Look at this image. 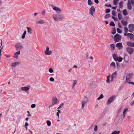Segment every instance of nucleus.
Here are the masks:
<instances>
[{"label": "nucleus", "instance_id": "nucleus-1", "mask_svg": "<svg viewBox=\"0 0 134 134\" xmlns=\"http://www.w3.org/2000/svg\"><path fill=\"white\" fill-rule=\"evenodd\" d=\"M53 17L55 21H61L63 18V16L62 15H59L57 14H55L53 15Z\"/></svg>", "mask_w": 134, "mask_h": 134}, {"label": "nucleus", "instance_id": "nucleus-2", "mask_svg": "<svg viewBox=\"0 0 134 134\" xmlns=\"http://www.w3.org/2000/svg\"><path fill=\"white\" fill-rule=\"evenodd\" d=\"M88 102L87 98L85 96L81 101V108L83 109Z\"/></svg>", "mask_w": 134, "mask_h": 134}, {"label": "nucleus", "instance_id": "nucleus-3", "mask_svg": "<svg viewBox=\"0 0 134 134\" xmlns=\"http://www.w3.org/2000/svg\"><path fill=\"white\" fill-rule=\"evenodd\" d=\"M121 39V36L118 34L114 36V40L115 42L119 41Z\"/></svg>", "mask_w": 134, "mask_h": 134}, {"label": "nucleus", "instance_id": "nucleus-4", "mask_svg": "<svg viewBox=\"0 0 134 134\" xmlns=\"http://www.w3.org/2000/svg\"><path fill=\"white\" fill-rule=\"evenodd\" d=\"M133 5L134 4V0H128L127 4V7L128 9L129 10H131L132 9L131 4Z\"/></svg>", "mask_w": 134, "mask_h": 134}, {"label": "nucleus", "instance_id": "nucleus-5", "mask_svg": "<svg viewBox=\"0 0 134 134\" xmlns=\"http://www.w3.org/2000/svg\"><path fill=\"white\" fill-rule=\"evenodd\" d=\"M15 47L16 51H18V49H22L23 48V46L21 43H18L15 44Z\"/></svg>", "mask_w": 134, "mask_h": 134}, {"label": "nucleus", "instance_id": "nucleus-6", "mask_svg": "<svg viewBox=\"0 0 134 134\" xmlns=\"http://www.w3.org/2000/svg\"><path fill=\"white\" fill-rule=\"evenodd\" d=\"M126 51L130 55L134 51L133 48L129 47H127L126 48Z\"/></svg>", "mask_w": 134, "mask_h": 134}, {"label": "nucleus", "instance_id": "nucleus-7", "mask_svg": "<svg viewBox=\"0 0 134 134\" xmlns=\"http://www.w3.org/2000/svg\"><path fill=\"white\" fill-rule=\"evenodd\" d=\"M115 97V96H112L110 97L108 100L107 104L108 105H109L110 104L114 101Z\"/></svg>", "mask_w": 134, "mask_h": 134}, {"label": "nucleus", "instance_id": "nucleus-8", "mask_svg": "<svg viewBox=\"0 0 134 134\" xmlns=\"http://www.w3.org/2000/svg\"><path fill=\"white\" fill-rule=\"evenodd\" d=\"M90 14L92 16H93V14L95 12V8L94 6H92L90 9Z\"/></svg>", "mask_w": 134, "mask_h": 134}, {"label": "nucleus", "instance_id": "nucleus-9", "mask_svg": "<svg viewBox=\"0 0 134 134\" xmlns=\"http://www.w3.org/2000/svg\"><path fill=\"white\" fill-rule=\"evenodd\" d=\"M127 36L129 37L131 41L134 40V35L132 33H129L127 34Z\"/></svg>", "mask_w": 134, "mask_h": 134}, {"label": "nucleus", "instance_id": "nucleus-10", "mask_svg": "<svg viewBox=\"0 0 134 134\" xmlns=\"http://www.w3.org/2000/svg\"><path fill=\"white\" fill-rule=\"evenodd\" d=\"M133 74L132 73H129L126 76V81L130 80L132 78Z\"/></svg>", "mask_w": 134, "mask_h": 134}, {"label": "nucleus", "instance_id": "nucleus-11", "mask_svg": "<svg viewBox=\"0 0 134 134\" xmlns=\"http://www.w3.org/2000/svg\"><path fill=\"white\" fill-rule=\"evenodd\" d=\"M116 46L119 49H121L123 47L122 43L120 42L117 43L116 45Z\"/></svg>", "mask_w": 134, "mask_h": 134}, {"label": "nucleus", "instance_id": "nucleus-12", "mask_svg": "<svg viewBox=\"0 0 134 134\" xmlns=\"http://www.w3.org/2000/svg\"><path fill=\"white\" fill-rule=\"evenodd\" d=\"M53 9L57 13H60L61 12V10L58 7H54L53 8Z\"/></svg>", "mask_w": 134, "mask_h": 134}, {"label": "nucleus", "instance_id": "nucleus-13", "mask_svg": "<svg viewBox=\"0 0 134 134\" xmlns=\"http://www.w3.org/2000/svg\"><path fill=\"white\" fill-rule=\"evenodd\" d=\"M129 28L130 30L131 31H134V24H130L129 25Z\"/></svg>", "mask_w": 134, "mask_h": 134}, {"label": "nucleus", "instance_id": "nucleus-14", "mask_svg": "<svg viewBox=\"0 0 134 134\" xmlns=\"http://www.w3.org/2000/svg\"><path fill=\"white\" fill-rule=\"evenodd\" d=\"M20 51H18L16 53H15L13 56V57L16 59H17L18 57V56L20 54Z\"/></svg>", "mask_w": 134, "mask_h": 134}, {"label": "nucleus", "instance_id": "nucleus-15", "mask_svg": "<svg viewBox=\"0 0 134 134\" xmlns=\"http://www.w3.org/2000/svg\"><path fill=\"white\" fill-rule=\"evenodd\" d=\"M20 63V62H14L12 64V66L13 67H16L17 65H18Z\"/></svg>", "mask_w": 134, "mask_h": 134}, {"label": "nucleus", "instance_id": "nucleus-16", "mask_svg": "<svg viewBox=\"0 0 134 134\" xmlns=\"http://www.w3.org/2000/svg\"><path fill=\"white\" fill-rule=\"evenodd\" d=\"M127 44L128 46L131 47H134V43L129 41L127 42Z\"/></svg>", "mask_w": 134, "mask_h": 134}, {"label": "nucleus", "instance_id": "nucleus-17", "mask_svg": "<svg viewBox=\"0 0 134 134\" xmlns=\"http://www.w3.org/2000/svg\"><path fill=\"white\" fill-rule=\"evenodd\" d=\"M37 24H44L45 23L44 20H40L36 22Z\"/></svg>", "mask_w": 134, "mask_h": 134}, {"label": "nucleus", "instance_id": "nucleus-18", "mask_svg": "<svg viewBox=\"0 0 134 134\" xmlns=\"http://www.w3.org/2000/svg\"><path fill=\"white\" fill-rule=\"evenodd\" d=\"M121 22L122 24L125 26H126L127 24V21H124V20H122L121 21Z\"/></svg>", "mask_w": 134, "mask_h": 134}, {"label": "nucleus", "instance_id": "nucleus-19", "mask_svg": "<svg viewBox=\"0 0 134 134\" xmlns=\"http://www.w3.org/2000/svg\"><path fill=\"white\" fill-rule=\"evenodd\" d=\"M21 89L22 90L24 91H27L29 90V88L27 87H22Z\"/></svg>", "mask_w": 134, "mask_h": 134}, {"label": "nucleus", "instance_id": "nucleus-20", "mask_svg": "<svg viewBox=\"0 0 134 134\" xmlns=\"http://www.w3.org/2000/svg\"><path fill=\"white\" fill-rule=\"evenodd\" d=\"M58 102V99L57 98H54L53 99L52 104L53 105L54 104H56Z\"/></svg>", "mask_w": 134, "mask_h": 134}, {"label": "nucleus", "instance_id": "nucleus-21", "mask_svg": "<svg viewBox=\"0 0 134 134\" xmlns=\"http://www.w3.org/2000/svg\"><path fill=\"white\" fill-rule=\"evenodd\" d=\"M128 108H126L123 111V118H125V117L126 114V112L128 110Z\"/></svg>", "mask_w": 134, "mask_h": 134}, {"label": "nucleus", "instance_id": "nucleus-22", "mask_svg": "<svg viewBox=\"0 0 134 134\" xmlns=\"http://www.w3.org/2000/svg\"><path fill=\"white\" fill-rule=\"evenodd\" d=\"M113 58L115 61H117L118 58V56L116 54H114L113 55Z\"/></svg>", "mask_w": 134, "mask_h": 134}, {"label": "nucleus", "instance_id": "nucleus-23", "mask_svg": "<svg viewBox=\"0 0 134 134\" xmlns=\"http://www.w3.org/2000/svg\"><path fill=\"white\" fill-rule=\"evenodd\" d=\"M117 73L116 71L114 72L111 75V77L114 78H116L117 77Z\"/></svg>", "mask_w": 134, "mask_h": 134}, {"label": "nucleus", "instance_id": "nucleus-24", "mask_svg": "<svg viewBox=\"0 0 134 134\" xmlns=\"http://www.w3.org/2000/svg\"><path fill=\"white\" fill-rule=\"evenodd\" d=\"M122 13L123 15L124 16L128 14V13L126 9H125L123 10Z\"/></svg>", "mask_w": 134, "mask_h": 134}, {"label": "nucleus", "instance_id": "nucleus-25", "mask_svg": "<svg viewBox=\"0 0 134 134\" xmlns=\"http://www.w3.org/2000/svg\"><path fill=\"white\" fill-rule=\"evenodd\" d=\"M27 32L29 34H31L32 33V30L31 29L30 27H27Z\"/></svg>", "mask_w": 134, "mask_h": 134}, {"label": "nucleus", "instance_id": "nucleus-26", "mask_svg": "<svg viewBox=\"0 0 134 134\" xmlns=\"http://www.w3.org/2000/svg\"><path fill=\"white\" fill-rule=\"evenodd\" d=\"M111 15L110 14H106L104 16V18L105 19H107L110 17Z\"/></svg>", "mask_w": 134, "mask_h": 134}, {"label": "nucleus", "instance_id": "nucleus-27", "mask_svg": "<svg viewBox=\"0 0 134 134\" xmlns=\"http://www.w3.org/2000/svg\"><path fill=\"white\" fill-rule=\"evenodd\" d=\"M118 19L119 20H121L122 19V15L120 13H119L118 15Z\"/></svg>", "mask_w": 134, "mask_h": 134}, {"label": "nucleus", "instance_id": "nucleus-28", "mask_svg": "<svg viewBox=\"0 0 134 134\" xmlns=\"http://www.w3.org/2000/svg\"><path fill=\"white\" fill-rule=\"evenodd\" d=\"M77 82V81L76 80H74L73 83L72 85V88H73L75 86Z\"/></svg>", "mask_w": 134, "mask_h": 134}, {"label": "nucleus", "instance_id": "nucleus-29", "mask_svg": "<svg viewBox=\"0 0 134 134\" xmlns=\"http://www.w3.org/2000/svg\"><path fill=\"white\" fill-rule=\"evenodd\" d=\"M119 5L120 8H122L123 7V2L122 1L120 2L119 3Z\"/></svg>", "mask_w": 134, "mask_h": 134}, {"label": "nucleus", "instance_id": "nucleus-30", "mask_svg": "<svg viewBox=\"0 0 134 134\" xmlns=\"http://www.w3.org/2000/svg\"><path fill=\"white\" fill-rule=\"evenodd\" d=\"M111 76L110 75H109L107 77V79L106 81V82L107 83H109L110 80L109 79L110 78Z\"/></svg>", "mask_w": 134, "mask_h": 134}, {"label": "nucleus", "instance_id": "nucleus-31", "mask_svg": "<svg viewBox=\"0 0 134 134\" xmlns=\"http://www.w3.org/2000/svg\"><path fill=\"white\" fill-rule=\"evenodd\" d=\"M122 59L123 58H122L120 57L118 58L117 61L119 62H121L122 61Z\"/></svg>", "mask_w": 134, "mask_h": 134}, {"label": "nucleus", "instance_id": "nucleus-32", "mask_svg": "<svg viewBox=\"0 0 134 134\" xmlns=\"http://www.w3.org/2000/svg\"><path fill=\"white\" fill-rule=\"evenodd\" d=\"M116 32V29L115 27L113 28L112 32H111V34H115Z\"/></svg>", "mask_w": 134, "mask_h": 134}, {"label": "nucleus", "instance_id": "nucleus-33", "mask_svg": "<svg viewBox=\"0 0 134 134\" xmlns=\"http://www.w3.org/2000/svg\"><path fill=\"white\" fill-rule=\"evenodd\" d=\"M110 45L111 49L112 50H114L115 49V46L114 44H110Z\"/></svg>", "mask_w": 134, "mask_h": 134}, {"label": "nucleus", "instance_id": "nucleus-34", "mask_svg": "<svg viewBox=\"0 0 134 134\" xmlns=\"http://www.w3.org/2000/svg\"><path fill=\"white\" fill-rule=\"evenodd\" d=\"M109 25L111 26H115V25L114 23V22L113 21H111L110 22V24H109Z\"/></svg>", "mask_w": 134, "mask_h": 134}, {"label": "nucleus", "instance_id": "nucleus-35", "mask_svg": "<svg viewBox=\"0 0 134 134\" xmlns=\"http://www.w3.org/2000/svg\"><path fill=\"white\" fill-rule=\"evenodd\" d=\"M110 66H113L114 67H115V63L114 62H112L110 64Z\"/></svg>", "mask_w": 134, "mask_h": 134}, {"label": "nucleus", "instance_id": "nucleus-36", "mask_svg": "<svg viewBox=\"0 0 134 134\" xmlns=\"http://www.w3.org/2000/svg\"><path fill=\"white\" fill-rule=\"evenodd\" d=\"M120 132V131H115L113 132L111 134H119Z\"/></svg>", "mask_w": 134, "mask_h": 134}, {"label": "nucleus", "instance_id": "nucleus-37", "mask_svg": "<svg viewBox=\"0 0 134 134\" xmlns=\"http://www.w3.org/2000/svg\"><path fill=\"white\" fill-rule=\"evenodd\" d=\"M103 94H101L100 95V96L97 99L98 100H99L102 98H103Z\"/></svg>", "mask_w": 134, "mask_h": 134}, {"label": "nucleus", "instance_id": "nucleus-38", "mask_svg": "<svg viewBox=\"0 0 134 134\" xmlns=\"http://www.w3.org/2000/svg\"><path fill=\"white\" fill-rule=\"evenodd\" d=\"M88 4L89 5H91L92 4V3L91 0H88Z\"/></svg>", "mask_w": 134, "mask_h": 134}, {"label": "nucleus", "instance_id": "nucleus-39", "mask_svg": "<svg viewBox=\"0 0 134 134\" xmlns=\"http://www.w3.org/2000/svg\"><path fill=\"white\" fill-rule=\"evenodd\" d=\"M52 54V52L51 51H49L46 52V53H45L46 55H50Z\"/></svg>", "mask_w": 134, "mask_h": 134}, {"label": "nucleus", "instance_id": "nucleus-40", "mask_svg": "<svg viewBox=\"0 0 134 134\" xmlns=\"http://www.w3.org/2000/svg\"><path fill=\"white\" fill-rule=\"evenodd\" d=\"M47 125L49 126H50L51 124V121L49 120H47Z\"/></svg>", "mask_w": 134, "mask_h": 134}, {"label": "nucleus", "instance_id": "nucleus-41", "mask_svg": "<svg viewBox=\"0 0 134 134\" xmlns=\"http://www.w3.org/2000/svg\"><path fill=\"white\" fill-rule=\"evenodd\" d=\"M117 31L118 33L119 34L121 33L122 32V31L119 28H117Z\"/></svg>", "mask_w": 134, "mask_h": 134}, {"label": "nucleus", "instance_id": "nucleus-42", "mask_svg": "<svg viewBox=\"0 0 134 134\" xmlns=\"http://www.w3.org/2000/svg\"><path fill=\"white\" fill-rule=\"evenodd\" d=\"M49 48L47 46L46 47V50L45 51V53H46V52H48L49 51Z\"/></svg>", "mask_w": 134, "mask_h": 134}, {"label": "nucleus", "instance_id": "nucleus-43", "mask_svg": "<svg viewBox=\"0 0 134 134\" xmlns=\"http://www.w3.org/2000/svg\"><path fill=\"white\" fill-rule=\"evenodd\" d=\"M110 9H107L105 10V13H109V12H110Z\"/></svg>", "mask_w": 134, "mask_h": 134}, {"label": "nucleus", "instance_id": "nucleus-44", "mask_svg": "<svg viewBox=\"0 0 134 134\" xmlns=\"http://www.w3.org/2000/svg\"><path fill=\"white\" fill-rule=\"evenodd\" d=\"M118 0H114L113 4L114 5H116L117 4V1H118Z\"/></svg>", "mask_w": 134, "mask_h": 134}, {"label": "nucleus", "instance_id": "nucleus-45", "mask_svg": "<svg viewBox=\"0 0 134 134\" xmlns=\"http://www.w3.org/2000/svg\"><path fill=\"white\" fill-rule=\"evenodd\" d=\"M49 71L50 72V73H52L53 72V70L52 69V68H50L49 69Z\"/></svg>", "mask_w": 134, "mask_h": 134}, {"label": "nucleus", "instance_id": "nucleus-46", "mask_svg": "<svg viewBox=\"0 0 134 134\" xmlns=\"http://www.w3.org/2000/svg\"><path fill=\"white\" fill-rule=\"evenodd\" d=\"M112 14L113 16H116V14L115 13V12L114 10H113L112 11Z\"/></svg>", "mask_w": 134, "mask_h": 134}, {"label": "nucleus", "instance_id": "nucleus-47", "mask_svg": "<svg viewBox=\"0 0 134 134\" xmlns=\"http://www.w3.org/2000/svg\"><path fill=\"white\" fill-rule=\"evenodd\" d=\"M124 30L125 31V32H127L128 31L127 28L126 27H124Z\"/></svg>", "mask_w": 134, "mask_h": 134}, {"label": "nucleus", "instance_id": "nucleus-48", "mask_svg": "<svg viewBox=\"0 0 134 134\" xmlns=\"http://www.w3.org/2000/svg\"><path fill=\"white\" fill-rule=\"evenodd\" d=\"M36 107V105L35 104H33L31 105V107L32 108H34Z\"/></svg>", "mask_w": 134, "mask_h": 134}, {"label": "nucleus", "instance_id": "nucleus-49", "mask_svg": "<svg viewBox=\"0 0 134 134\" xmlns=\"http://www.w3.org/2000/svg\"><path fill=\"white\" fill-rule=\"evenodd\" d=\"M97 125H95V127L94 129V130L95 131H97Z\"/></svg>", "mask_w": 134, "mask_h": 134}, {"label": "nucleus", "instance_id": "nucleus-50", "mask_svg": "<svg viewBox=\"0 0 134 134\" xmlns=\"http://www.w3.org/2000/svg\"><path fill=\"white\" fill-rule=\"evenodd\" d=\"M45 13V10H44L41 13V14L43 16L44 15Z\"/></svg>", "mask_w": 134, "mask_h": 134}, {"label": "nucleus", "instance_id": "nucleus-51", "mask_svg": "<svg viewBox=\"0 0 134 134\" xmlns=\"http://www.w3.org/2000/svg\"><path fill=\"white\" fill-rule=\"evenodd\" d=\"M49 80L51 81H53L54 80V79L53 77H51L49 79Z\"/></svg>", "mask_w": 134, "mask_h": 134}, {"label": "nucleus", "instance_id": "nucleus-52", "mask_svg": "<svg viewBox=\"0 0 134 134\" xmlns=\"http://www.w3.org/2000/svg\"><path fill=\"white\" fill-rule=\"evenodd\" d=\"M105 5L106 6L108 7H111V4H109V5L107 4H105Z\"/></svg>", "mask_w": 134, "mask_h": 134}, {"label": "nucleus", "instance_id": "nucleus-53", "mask_svg": "<svg viewBox=\"0 0 134 134\" xmlns=\"http://www.w3.org/2000/svg\"><path fill=\"white\" fill-rule=\"evenodd\" d=\"M131 105L133 106V105L134 104V100L132 102H131L130 103Z\"/></svg>", "mask_w": 134, "mask_h": 134}, {"label": "nucleus", "instance_id": "nucleus-54", "mask_svg": "<svg viewBox=\"0 0 134 134\" xmlns=\"http://www.w3.org/2000/svg\"><path fill=\"white\" fill-rule=\"evenodd\" d=\"M128 83L130 84H132L134 85V82H129Z\"/></svg>", "mask_w": 134, "mask_h": 134}, {"label": "nucleus", "instance_id": "nucleus-55", "mask_svg": "<svg viewBox=\"0 0 134 134\" xmlns=\"http://www.w3.org/2000/svg\"><path fill=\"white\" fill-rule=\"evenodd\" d=\"M118 26L120 28H121L122 27L120 23H118Z\"/></svg>", "mask_w": 134, "mask_h": 134}, {"label": "nucleus", "instance_id": "nucleus-56", "mask_svg": "<svg viewBox=\"0 0 134 134\" xmlns=\"http://www.w3.org/2000/svg\"><path fill=\"white\" fill-rule=\"evenodd\" d=\"M64 105V104L63 103H62L61 104H60V106L58 108V109L59 108L61 107H62V106H63Z\"/></svg>", "mask_w": 134, "mask_h": 134}, {"label": "nucleus", "instance_id": "nucleus-57", "mask_svg": "<svg viewBox=\"0 0 134 134\" xmlns=\"http://www.w3.org/2000/svg\"><path fill=\"white\" fill-rule=\"evenodd\" d=\"M94 1L97 4H98L99 3V1L98 0H94Z\"/></svg>", "mask_w": 134, "mask_h": 134}, {"label": "nucleus", "instance_id": "nucleus-58", "mask_svg": "<svg viewBox=\"0 0 134 134\" xmlns=\"http://www.w3.org/2000/svg\"><path fill=\"white\" fill-rule=\"evenodd\" d=\"M28 125V123L27 122H26L25 123L24 126H25V127H27V126Z\"/></svg>", "mask_w": 134, "mask_h": 134}, {"label": "nucleus", "instance_id": "nucleus-59", "mask_svg": "<svg viewBox=\"0 0 134 134\" xmlns=\"http://www.w3.org/2000/svg\"><path fill=\"white\" fill-rule=\"evenodd\" d=\"M114 78L111 77V80L110 81V82H112L113 81H114Z\"/></svg>", "mask_w": 134, "mask_h": 134}, {"label": "nucleus", "instance_id": "nucleus-60", "mask_svg": "<svg viewBox=\"0 0 134 134\" xmlns=\"http://www.w3.org/2000/svg\"><path fill=\"white\" fill-rule=\"evenodd\" d=\"M25 35L24 34H23L21 36V38H25Z\"/></svg>", "mask_w": 134, "mask_h": 134}, {"label": "nucleus", "instance_id": "nucleus-61", "mask_svg": "<svg viewBox=\"0 0 134 134\" xmlns=\"http://www.w3.org/2000/svg\"><path fill=\"white\" fill-rule=\"evenodd\" d=\"M112 18L114 20V21H116V19L114 17L112 16Z\"/></svg>", "mask_w": 134, "mask_h": 134}, {"label": "nucleus", "instance_id": "nucleus-62", "mask_svg": "<svg viewBox=\"0 0 134 134\" xmlns=\"http://www.w3.org/2000/svg\"><path fill=\"white\" fill-rule=\"evenodd\" d=\"M86 59H88V55L87 54H86Z\"/></svg>", "mask_w": 134, "mask_h": 134}, {"label": "nucleus", "instance_id": "nucleus-63", "mask_svg": "<svg viewBox=\"0 0 134 134\" xmlns=\"http://www.w3.org/2000/svg\"><path fill=\"white\" fill-rule=\"evenodd\" d=\"M5 56L7 57V58H9L10 57V55H5Z\"/></svg>", "mask_w": 134, "mask_h": 134}, {"label": "nucleus", "instance_id": "nucleus-64", "mask_svg": "<svg viewBox=\"0 0 134 134\" xmlns=\"http://www.w3.org/2000/svg\"><path fill=\"white\" fill-rule=\"evenodd\" d=\"M105 23L106 24H108V21H105Z\"/></svg>", "mask_w": 134, "mask_h": 134}]
</instances>
